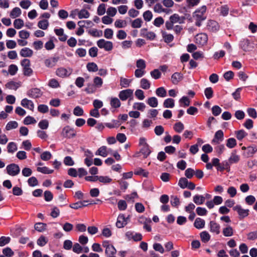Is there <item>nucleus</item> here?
I'll use <instances>...</instances> for the list:
<instances>
[{"mask_svg":"<svg viewBox=\"0 0 257 257\" xmlns=\"http://www.w3.org/2000/svg\"><path fill=\"white\" fill-rule=\"evenodd\" d=\"M136 66L137 68L145 69L146 67V61L142 59L137 60L136 61Z\"/></svg>","mask_w":257,"mask_h":257,"instance_id":"nucleus-59","label":"nucleus"},{"mask_svg":"<svg viewBox=\"0 0 257 257\" xmlns=\"http://www.w3.org/2000/svg\"><path fill=\"white\" fill-rule=\"evenodd\" d=\"M207 7L206 6L197 9L192 14V18L195 21V25L200 27L202 25V22L205 21L207 18L206 15Z\"/></svg>","mask_w":257,"mask_h":257,"instance_id":"nucleus-1","label":"nucleus"},{"mask_svg":"<svg viewBox=\"0 0 257 257\" xmlns=\"http://www.w3.org/2000/svg\"><path fill=\"white\" fill-rule=\"evenodd\" d=\"M134 174L137 175H142L143 177H147L148 173L141 168H137L135 170Z\"/></svg>","mask_w":257,"mask_h":257,"instance_id":"nucleus-60","label":"nucleus"},{"mask_svg":"<svg viewBox=\"0 0 257 257\" xmlns=\"http://www.w3.org/2000/svg\"><path fill=\"white\" fill-rule=\"evenodd\" d=\"M24 25V21L21 19H16L14 22V27L17 29H21Z\"/></svg>","mask_w":257,"mask_h":257,"instance_id":"nucleus-48","label":"nucleus"},{"mask_svg":"<svg viewBox=\"0 0 257 257\" xmlns=\"http://www.w3.org/2000/svg\"><path fill=\"white\" fill-rule=\"evenodd\" d=\"M98 181L105 184H110L112 179L107 176H99Z\"/></svg>","mask_w":257,"mask_h":257,"instance_id":"nucleus-39","label":"nucleus"},{"mask_svg":"<svg viewBox=\"0 0 257 257\" xmlns=\"http://www.w3.org/2000/svg\"><path fill=\"white\" fill-rule=\"evenodd\" d=\"M250 42L248 39H243L240 42V47L244 51H247L249 49Z\"/></svg>","mask_w":257,"mask_h":257,"instance_id":"nucleus-29","label":"nucleus"},{"mask_svg":"<svg viewBox=\"0 0 257 257\" xmlns=\"http://www.w3.org/2000/svg\"><path fill=\"white\" fill-rule=\"evenodd\" d=\"M233 209L237 212L240 218H243L248 215L249 210L243 209L240 205H236Z\"/></svg>","mask_w":257,"mask_h":257,"instance_id":"nucleus-14","label":"nucleus"},{"mask_svg":"<svg viewBox=\"0 0 257 257\" xmlns=\"http://www.w3.org/2000/svg\"><path fill=\"white\" fill-rule=\"evenodd\" d=\"M133 94V90L131 89H127L121 90L119 92L118 96L122 100H126L128 98L131 97Z\"/></svg>","mask_w":257,"mask_h":257,"instance_id":"nucleus-15","label":"nucleus"},{"mask_svg":"<svg viewBox=\"0 0 257 257\" xmlns=\"http://www.w3.org/2000/svg\"><path fill=\"white\" fill-rule=\"evenodd\" d=\"M220 12V15L225 17L228 15L229 8L227 5H223L217 10Z\"/></svg>","mask_w":257,"mask_h":257,"instance_id":"nucleus-38","label":"nucleus"},{"mask_svg":"<svg viewBox=\"0 0 257 257\" xmlns=\"http://www.w3.org/2000/svg\"><path fill=\"white\" fill-rule=\"evenodd\" d=\"M42 92L39 89L37 88H34L30 90L27 92V95L34 98H37L41 97L42 95Z\"/></svg>","mask_w":257,"mask_h":257,"instance_id":"nucleus-16","label":"nucleus"},{"mask_svg":"<svg viewBox=\"0 0 257 257\" xmlns=\"http://www.w3.org/2000/svg\"><path fill=\"white\" fill-rule=\"evenodd\" d=\"M219 27L218 23L213 20H208L206 23V28L210 32H216L219 30Z\"/></svg>","mask_w":257,"mask_h":257,"instance_id":"nucleus-12","label":"nucleus"},{"mask_svg":"<svg viewBox=\"0 0 257 257\" xmlns=\"http://www.w3.org/2000/svg\"><path fill=\"white\" fill-rule=\"evenodd\" d=\"M21 104L24 107L33 111L34 109V104L33 102L27 98H24L21 100Z\"/></svg>","mask_w":257,"mask_h":257,"instance_id":"nucleus-18","label":"nucleus"},{"mask_svg":"<svg viewBox=\"0 0 257 257\" xmlns=\"http://www.w3.org/2000/svg\"><path fill=\"white\" fill-rule=\"evenodd\" d=\"M125 236L128 240H133L135 241H138L142 239V235L141 233L132 231H127L125 234Z\"/></svg>","mask_w":257,"mask_h":257,"instance_id":"nucleus-10","label":"nucleus"},{"mask_svg":"<svg viewBox=\"0 0 257 257\" xmlns=\"http://www.w3.org/2000/svg\"><path fill=\"white\" fill-rule=\"evenodd\" d=\"M46 224L44 223H37L35 224V228L39 232L44 231L46 229Z\"/></svg>","mask_w":257,"mask_h":257,"instance_id":"nucleus-55","label":"nucleus"},{"mask_svg":"<svg viewBox=\"0 0 257 257\" xmlns=\"http://www.w3.org/2000/svg\"><path fill=\"white\" fill-rule=\"evenodd\" d=\"M223 140V133L221 130L217 131L214 135V137L211 141L213 144H218Z\"/></svg>","mask_w":257,"mask_h":257,"instance_id":"nucleus-17","label":"nucleus"},{"mask_svg":"<svg viewBox=\"0 0 257 257\" xmlns=\"http://www.w3.org/2000/svg\"><path fill=\"white\" fill-rule=\"evenodd\" d=\"M130 215L126 217L123 214H119L117 218L115 226L118 228H121L125 226L130 221Z\"/></svg>","mask_w":257,"mask_h":257,"instance_id":"nucleus-3","label":"nucleus"},{"mask_svg":"<svg viewBox=\"0 0 257 257\" xmlns=\"http://www.w3.org/2000/svg\"><path fill=\"white\" fill-rule=\"evenodd\" d=\"M205 224V222L203 219L197 218L194 221V225L197 229H201L204 227Z\"/></svg>","mask_w":257,"mask_h":257,"instance_id":"nucleus-31","label":"nucleus"},{"mask_svg":"<svg viewBox=\"0 0 257 257\" xmlns=\"http://www.w3.org/2000/svg\"><path fill=\"white\" fill-rule=\"evenodd\" d=\"M49 26L48 20H43L38 23V27L42 30H46Z\"/></svg>","mask_w":257,"mask_h":257,"instance_id":"nucleus-47","label":"nucleus"},{"mask_svg":"<svg viewBox=\"0 0 257 257\" xmlns=\"http://www.w3.org/2000/svg\"><path fill=\"white\" fill-rule=\"evenodd\" d=\"M8 152L10 154H14L17 150V145L15 142H10L7 145Z\"/></svg>","mask_w":257,"mask_h":257,"instance_id":"nucleus-30","label":"nucleus"},{"mask_svg":"<svg viewBox=\"0 0 257 257\" xmlns=\"http://www.w3.org/2000/svg\"><path fill=\"white\" fill-rule=\"evenodd\" d=\"M40 157L42 160L47 161L51 158L52 154L49 151H45L41 154Z\"/></svg>","mask_w":257,"mask_h":257,"instance_id":"nucleus-54","label":"nucleus"},{"mask_svg":"<svg viewBox=\"0 0 257 257\" xmlns=\"http://www.w3.org/2000/svg\"><path fill=\"white\" fill-rule=\"evenodd\" d=\"M140 84L141 87L144 89H148L151 86L150 82L146 78H143L141 80Z\"/></svg>","mask_w":257,"mask_h":257,"instance_id":"nucleus-42","label":"nucleus"},{"mask_svg":"<svg viewBox=\"0 0 257 257\" xmlns=\"http://www.w3.org/2000/svg\"><path fill=\"white\" fill-rule=\"evenodd\" d=\"M205 200V198L200 195H196L193 197V201L197 205L202 204Z\"/></svg>","mask_w":257,"mask_h":257,"instance_id":"nucleus-32","label":"nucleus"},{"mask_svg":"<svg viewBox=\"0 0 257 257\" xmlns=\"http://www.w3.org/2000/svg\"><path fill=\"white\" fill-rule=\"evenodd\" d=\"M154 11L155 12L161 13L162 12L169 13L170 11H168L167 9H164L162 6L159 4H156L154 7Z\"/></svg>","mask_w":257,"mask_h":257,"instance_id":"nucleus-41","label":"nucleus"},{"mask_svg":"<svg viewBox=\"0 0 257 257\" xmlns=\"http://www.w3.org/2000/svg\"><path fill=\"white\" fill-rule=\"evenodd\" d=\"M38 126L42 130H46L49 126V121L47 119L42 120L39 122Z\"/></svg>","mask_w":257,"mask_h":257,"instance_id":"nucleus-64","label":"nucleus"},{"mask_svg":"<svg viewBox=\"0 0 257 257\" xmlns=\"http://www.w3.org/2000/svg\"><path fill=\"white\" fill-rule=\"evenodd\" d=\"M210 231L216 234L220 233V226L219 224L214 221H211L209 224Z\"/></svg>","mask_w":257,"mask_h":257,"instance_id":"nucleus-20","label":"nucleus"},{"mask_svg":"<svg viewBox=\"0 0 257 257\" xmlns=\"http://www.w3.org/2000/svg\"><path fill=\"white\" fill-rule=\"evenodd\" d=\"M73 70L71 68H65L60 67L56 69V75L61 78H66L69 77L72 73Z\"/></svg>","mask_w":257,"mask_h":257,"instance_id":"nucleus-6","label":"nucleus"},{"mask_svg":"<svg viewBox=\"0 0 257 257\" xmlns=\"http://www.w3.org/2000/svg\"><path fill=\"white\" fill-rule=\"evenodd\" d=\"M110 105L113 108H118L120 106L121 103L119 99L116 97H112L110 99Z\"/></svg>","mask_w":257,"mask_h":257,"instance_id":"nucleus-40","label":"nucleus"},{"mask_svg":"<svg viewBox=\"0 0 257 257\" xmlns=\"http://www.w3.org/2000/svg\"><path fill=\"white\" fill-rule=\"evenodd\" d=\"M105 8V5L104 4H100L97 8V14L99 16L104 15L106 12Z\"/></svg>","mask_w":257,"mask_h":257,"instance_id":"nucleus-62","label":"nucleus"},{"mask_svg":"<svg viewBox=\"0 0 257 257\" xmlns=\"http://www.w3.org/2000/svg\"><path fill=\"white\" fill-rule=\"evenodd\" d=\"M237 145L236 141L234 138H229L227 140L226 146L229 148H233Z\"/></svg>","mask_w":257,"mask_h":257,"instance_id":"nucleus-61","label":"nucleus"},{"mask_svg":"<svg viewBox=\"0 0 257 257\" xmlns=\"http://www.w3.org/2000/svg\"><path fill=\"white\" fill-rule=\"evenodd\" d=\"M173 128L177 133H180L184 129V126L181 122L179 121L175 123Z\"/></svg>","mask_w":257,"mask_h":257,"instance_id":"nucleus-46","label":"nucleus"},{"mask_svg":"<svg viewBox=\"0 0 257 257\" xmlns=\"http://www.w3.org/2000/svg\"><path fill=\"white\" fill-rule=\"evenodd\" d=\"M183 79V75L180 72H175L171 76V81L174 84H177Z\"/></svg>","mask_w":257,"mask_h":257,"instance_id":"nucleus-21","label":"nucleus"},{"mask_svg":"<svg viewBox=\"0 0 257 257\" xmlns=\"http://www.w3.org/2000/svg\"><path fill=\"white\" fill-rule=\"evenodd\" d=\"M59 59L58 57L48 58L44 60V63L46 67L51 68L56 66Z\"/></svg>","mask_w":257,"mask_h":257,"instance_id":"nucleus-13","label":"nucleus"},{"mask_svg":"<svg viewBox=\"0 0 257 257\" xmlns=\"http://www.w3.org/2000/svg\"><path fill=\"white\" fill-rule=\"evenodd\" d=\"M133 108L134 109L143 111L146 108V105L143 102H135L133 104Z\"/></svg>","mask_w":257,"mask_h":257,"instance_id":"nucleus-45","label":"nucleus"},{"mask_svg":"<svg viewBox=\"0 0 257 257\" xmlns=\"http://www.w3.org/2000/svg\"><path fill=\"white\" fill-rule=\"evenodd\" d=\"M102 245L105 248V253L107 256H112L116 253L115 248L108 241H103Z\"/></svg>","mask_w":257,"mask_h":257,"instance_id":"nucleus-5","label":"nucleus"},{"mask_svg":"<svg viewBox=\"0 0 257 257\" xmlns=\"http://www.w3.org/2000/svg\"><path fill=\"white\" fill-rule=\"evenodd\" d=\"M200 237L203 242H207L210 239V235L206 231L200 233Z\"/></svg>","mask_w":257,"mask_h":257,"instance_id":"nucleus-43","label":"nucleus"},{"mask_svg":"<svg viewBox=\"0 0 257 257\" xmlns=\"http://www.w3.org/2000/svg\"><path fill=\"white\" fill-rule=\"evenodd\" d=\"M156 94L160 97H165L167 96V91L164 87H160L156 90Z\"/></svg>","mask_w":257,"mask_h":257,"instance_id":"nucleus-35","label":"nucleus"},{"mask_svg":"<svg viewBox=\"0 0 257 257\" xmlns=\"http://www.w3.org/2000/svg\"><path fill=\"white\" fill-rule=\"evenodd\" d=\"M142 23V20L141 19L138 18L132 22V27L134 28H140L141 27Z\"/></svg>","mask_w":257,"mask_h":257,"instance_id":"nucleus-57","label":"nucleus"},{"mask_svg":"<svg viewBox=\"0 0 257 257\" xmlns=\"http://www.w3.org/2000/svg\"><path fill=\"white\" fill-rule=\"evenodd\" d=\"M21 82H15L13 81H10L6 84V87L8 89L11 90H16L19 87L21 86Z\"/></svg>","mask_w":257,"mask_h":257,"instance_id":"nucleus-26","label":"nucleus"},{"mask_svg":"<svg viewBox=\"0 0 257 257\" xmlns=\"http://www.w3.org/2000/svg\"><path fill=\"white\" fill-rule=\"evenodd\" d=\"M222 233L225 237H230L233 235L234 230L230 225H226L222 229Z\"/></svg>","mask_w":257,"mask_h":257,"instance_id":"nucleus-24","label":"nucleus"},{"mask_svg":"<svg viewBox=\"0 0 257 257\" xmlns=\"http://www.w3.org/2000/svg\"><path fill=\"white\" fill-rule=\"evenodd\" d=\"M18 123L16 121H9L6 125V129L7 131H10L12 129L16 128L18 127Z\"/></svg>","mask_w":257,"mask_h":257,"instance_id":"nucleus-49","label":"nucleus"},{"mask_svg":"<svg viewBox=\"0 0 257 257\" xmlns=\"http://www.w3.org/2000/svg\"><path fill=\"white\" fill-rule=\"evenodd\" d=\"M48 85L53 88H56L60 87L58 81L54 78L51 79L49 81Z\"/></svg>","mask_w":257,"mask_h":257,"instance_id":"nucleus-63","label":"nucleus"},{"mask_svg":"<svg viewBox=\"0 0 257 257\" xmlns=\"http://www.w3.org/2000/svg\"><path fill=\"white\" fill-rule=\"evenodd\" d=\"M48 239L44 236L41 235L37 240V244L40 246H44L47 242Z\"/></svg>","mask_w":257,"mask_h":257,"instance_id":"nucleus-52","label":"nucleus"},{"mask_svg":"<svg viewBox=\"0 0 257 257\" xmlns=\"http://www.w3.org/2000/svg\"><path fill=\"white\" fill-rule=\"evenodd\" d=\"M86 67L90 72H96L98 70L97 65L93 62L88 63L87 64Z\"/></svg>","mask_w":257,"mask_h":257,"instance_id":"nucleus-50","label":"nucleus"},{"mask_svg":"<svg viewBox=\"0 0 257 257\" xmlns=\"http://www.w3.org/2000/svg\"><path fill=\"white\" fill-rule=\"evenodd\" d=\"M185 19L184 17L180 16L177 14H174L170 17L169 21L166 22V28L168 30H172L175 24L177 23L179 24H183Z\"/></svg>","mask_w":257,"mask_h":257,"instance_id":"nucleus-2","label":"nucleus"},{"mask_svg":"<svg viewBox=\"0 0 257 257\" xmlns=\"http://www.w3.org/2000/svg\"><path fill=\"white\" fill-rule=\"evenodd\" d=\"M109 151H111L110 149H108L106 146H102L96 151L95 155L105 157L108 155Z\"/></svg>","mask_w":257,"mask_h":257,"instance_id":"nucleus-22","label":"nucleus"},{"mask_svg":"<svg viewBox=\"0 0 257 257\" xmlns=\"http://www.w3.org/2000/svg\"><path fill=\"white\" fill-rule=\"evenodd\" d=\"M162 38L164 42L166 43H170L174 40V36L171 34H169L165 31L161 32Z\"/></svg>","mask_w":257,"mask_h":257,"instance_id":"nucleus-27","label":"nucleus"},{"mask_svg":"<svg viewBox=\"0 0 257 257\" xmlns=\"http://www.w3.org/2000/svg\"><path fill=\"white\" fill-rule=\"evenodd\" d=\"M21 14V10L18 7H15L11 11L10 16L12 18L15 19L20 16Z\"/></svg>","mask_w":257,"mask_h":257,"instance_id":"nucleus-28","label":"nucleus"},{"mask_svg":"<svg viewBox=\"0 0 257 257\" xmlns=\"http://www.w3.org/2000/svg\"><path fill=\"white\" fill-rule=\"evenodd\" d=\"M37 170L43 174H52L53 172V170H50L48 168L46 167H38L37 169Z\"/></svg>","mask_w":257,"mask_h":257,"instance_id":"nucleus-51","label":"nucleus"},{"mask_svg":"<svg viewBox=\"0 0 257 257\" xmlns=\"http://www.w3.org/2000/svg\"><path fill=\"white\" fill-rule=\"evenodd\" d=\"M142 36L146 38L149 40H154L156 37V34L153 32H148L145 29H143L141 31Z\"/></svg>","mask_w":257,"mask_h":257,"instance_id":"nucleus-23","label":"nucleus"},{"mask_svg":"<svg viewBox=\"0 0 257 257\" xmlns=\"http://www.w3.org/2000/svg\"><path fill=\"white\" fill-rule=\"evenodd\" d=\"M239 160L240 157L237 155V151L235 150H233L228 159L229 163L230 164L237 163L239 162Z\"/></svg>","mask_w":257,"mask_h":257,"instance_id":"nucleus-19","label":"nucleus"},{"mask_svg":"<svg viewBox=\"0 0 257 257\" xmlns=\"http://www.w3.org/2000/svg\"><path fill=\"white\" fill-rule=\"evenodd\" d=\"M7 173L12 176H15L20 172V168L18 165L13 163L8 165L6 167Z\"/></svg>","mask_w":257,"mask_h":257,"instance_id":"nucleus-7","label":"nucleus"},{"mask_svg":"<svg viewBox=\"0 0 257 257\" xmlns=\"http://www.w3.org/2000/svg\"><path fill=\"white\" fill-rule=\"evenodd\" d=\"M97 45L99 48L104 49L106 51H111L113 48V44L110 41L101 39L97 41Z\"/></svg>","mask_w":257,"mask_h":257,"instance_id":"nucleus-8","label":"nucleus"},{"mask_svg":"<svg viewBox=\"0 0 257 257\" xmlns=\"http://www.w3.org/2000/svg\"><path fill=\"white\" fill-rule=\"evenodd\" d=\"M28 183L31 187H35L38 185V181L35 177H31L28 180Z\"/></svg>","mask_w":257,"mask_h":257,"instance_id":"nucleus-58","label":"nucleus"},{"mask_svg":"<svg viewBox=\"0 0 257 257\" xmlns=\"http://www.w3.org/2000/svg\"><path fill=\"white\" fill-rule=\"evenodd\" d=\"M148 104L152 107H156L158 105V101L156 97H151L147 100Z\"/></svg>","mask_w":257,"mask_h":257,"instance_id":"nucleus-34","label":"nucleus"},{"mask_svg":"<svg viewBox=\"0 0 257 257\" xmlns=\"http://www.w3.org/2000/svg\"><path fill=\"white\" fill-rule=\"evenodd\" d=\"M23 68V73L25 76H30L33 74V70L30 67V61L29 59H25L21 62Z\"/></svg>","mask_w":257,"mask_h":257,"instance_id":"nucleus-4","label":"nucleus"},{"mask_svg":"<svg viewBox=\"0 0 257 257\" xmlns=\"http://www.w3.org/2000/svg\"><path fill=\"white\" fill-rule=\"evenodd\" d=\"M174 105V100L172 98H167L163 102V106L165 108H173Z\"/></svg>","mask_w":257,"mask_h":257,"instance_id":"nucleus-37","label":"nucleus"},{"mask_svg":"<svg viewBox=\"0 0 257 257\" xmlns=\"http://www.w3.org/2000/svg\"><path fill=\"white\" fill-rule=\"evenodd\" d=\"M132 82V80L123 77H120V85L121 87L126 88L128 87Z\"/></svg>","mask_w":257,"mask_h":257,"instance_id":"nucleus-33","label":"nucleus"},{"mask_svg":"<svg viewBox=\"0 0 257 257\" xmlns=\"http://www.w3.org/2000/svg\"><path fill=\"white\" fill-rule=\"evenodd\" d=\"M20 54L23 57H31L33 55V51L31 49L25 47L21 50Z\"/></svg>","mask_w":257,"mask_h":257,"instance_id":"nucleus-25","label":"nucleus"},{"mask_svg":"<svg viewBox=\"0 0 257 257\" xmlns=\"http://www.w3.org/2000/svg\"><path fill=\"white\" fill-rule=\"evenodd\" d=\"M18 70L17 66L15 64H11L9 66L8 72L11 75H15Z\"/></svg>","mask_w":257,"mask_h":257,"instance_id":"nucleus-56","label":"nucleus"},{"mask_svg":"<svg viewBox=\"0 0 257 257\" xmlns=\"http://www.w3.org/2000/svg\"><path fill=\"white\" fill-rule=\"evenodd\" d=\"M61 135L64 138L70 139L76 136V132L73 128L66 126L63 128Z\"/></svg>","mask_w":257,"mask_h":257,"instance_id":"nucleus-9","label":"nucleus"},{"mask_svg":"<svg viewBox=\"0 0 257 257\" xmlns=\"http://www.w3.org/2000/svg\"><path fill=\"white\" fill-rule=\"evenodd\" d=\"M90 16L89 13L85 9H82L78 13V17L79 19H86Z\"/></svg>","mask_w":257,"mask_h":257,"instance_id":"nucleus-44","label":"nucleus"},{"mask_svg":"<svg viewBox=\"0 0 257 257\" xmlns=\"http://www.w3.org/2000/svg\"><path fill=\"white\" fill-rule=\"evenodd\" d=\"M195 41L196 44L200 46H204L207 42L208 36L205 33L198 34L195 36Z\"/></svg>","mask_w":257,"mask_h":257,"instance_id":"nucleus-11","label":"nucleus"},{"mask_svg":"<svg viewBox=\"0 0 257 257\" xmlns=\"http://www.w3.org/2000/svg\"><path fill=\"white\" fill-rule=\"evenodd\" d=\"M257 152V146L252 145L247 148L246 157H251Z\"/></svg>","mask_w":257,"mask_h":257,"instance_id":"nucleus-36","label":"nucleus"},{"mask_svg":"<svg viewBox=\"0 0 257 257\" xmlns=\"http://www.w3.org/2000/svg\"><path fill=\"white\" fill-rule=\"evenodd\" d=\"M236 137L238 140H242L245 137L247 134L243 130H241L235 132Z\"/></svg>","mask_w":257,"mask_h":257,"instance_id":"nucleus-53","label":"nucleus"}]
</instances>
